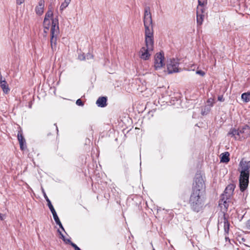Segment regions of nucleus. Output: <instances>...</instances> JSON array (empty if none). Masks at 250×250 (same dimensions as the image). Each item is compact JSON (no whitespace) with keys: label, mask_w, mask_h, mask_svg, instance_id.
Instances as JSON below:
<instances>
[{"label":"nucleus","mask_w":250,"mask_h":250,"mask_svg":"<svg viewBox=\"0 0 250 250\" xmlns=\"http://www.w3.org/2000/svg\"><path fill=\"white\" fill-rule=\"evenodd\" d=\"M144 24L145 26L146 46L141 48L139 54L141 59L146 61L149 59L151 52L154 49V33L152 20L149 7H146L145 9Z\"/></svg>","instance_id":"nucleus-1"},{"label":"nucleus","mask_w":250,"mask_h":250,"mask_svg":"<svg viewBox=\"0 0 250 250\" xmlns=\"http://www.w3.org/2000/svg\"><path fill=\"white\" fill-rule=\"evenodd\" d=\"M71 246L74 248V249H75V250H81L79 247H78L75 244H74V243H71Z\"/></svg>","instance_id":"nucleus-32"},{"label":"nucleus","mask_w":250,"mask_h":250,"mask_svg":"<svg viewBox=\"0 0 250 250\" xmlns=\"http://www.w3.org/2000/svg\"><path fill=\"white\" fill-rule=\"evenodd\" d=\"M205 184L201 176L197 175L194 179L193 183V191L195 189L199 190L200 192L203 193L204 192Z\"/></svg>","instance_id":"nucleus-7"},{"label":"nucleus","mask_w":250,"mask_h":250,"mask_svg":"<svg viewBox=\"0 0 250 250\" xmlns=\"http://www.w3.org/2000/svg\"><path fill=\"white\" fill-rule=\"evenodd\" d=\"M0 86L5 94H8L10 92V88L7 82L3 78L1 75L0 77Z\"/></svg>","instance_id":"nucleus-13"},{"label":"nucleus","mask_w":250,"mask_h":250,"mask_svg":"<svg viewBox=\"0 0 250 250\" xmlns=\"http://www.w3.org/2000/svg\"><path fill=\"white\" fill-rule=\"evenodd\" d=\"M25 0H16V4L18 5H20L24 2Z\"/></svg>","instance_id":"nucleus-33"},{"label":"nucleus","mask_w":250,"mask_h":250,"mask_svg":"<svg viewBox=\"0 0 250 250\" xmlns=\"http://www.w3.org/2000/svg\"><path fill=\"white\" fill-rule=\"evenodd\" d=\"M198 5L200 7H203V6L207 4V0H198Z\"/></svg>","instance_id":"nucleus-26"},{"label":"nucleus","mask_w":250,"mask_h":250,"mask_svg":"<svg viewBox=\"0 0 250 250\" xmlns=\"http://www.w3.org/2000/svg\"><path fill=\"white\" fill-rule=\"evenodd\" d=\"M246 226L248 229L250 230V219L247 221Z\"/></svg>","instance_id":"nucleus-34"},{"label":"nucleus","mask_w":250,"mask_h":250,"mask_svg":"<svg viewBox=\"0 0 250 250\" xmlns=\"http://www.w3.org/2000/svg\"><path fill=\"white\" fill-rule=\"evenodd\" d=\"M55 19H57L58 20V17H56L55 18L53 17V12L51 8H49L47 12L45 13L43 22V27L44 28V32H46L47 31L45 30H48L50 26V20H51V26H52V21L53 20Z\"/></svg>","instance_id":"nucleus-6"},{"label":"nucleus","mask_w":250,"mask_h":250,"mask_svg":"<svg viewBox=\"0 0 250 250\" xmlns=\"http://www.w3.org/2000/svg\"><path fill=\"white\" fill-rule=\"evenodd\" d=\"M49 209H50L51 212L52 213L53 217L55 216V215L57 216V213H56V211H55V209H54L53 207H52V208H50Z\"/></svg>","instance_id":"nucleus-28"},{"label":"nucleus","mask_w":250,"mask_h":250,"mask_svg":"<svg viewBox=\"0 0 250 250\" xmlns=\"http://www.w3.org/2000/svg\"><path fill=\"white\" fill-rule=\"evenodd\" d=\"M20 148L22 150H23L26 148L25 143L21 142L20 143Z\"/></svg>","instance_id":"nucleus-29"},{"label":"nucleus","mask_w":250,"mask_h":250,"mask_svg":"<svg viewBox=\"0 0 250 250\" xmlns=\"http://www.w3.org/2000/svg\"><path fill=\"white\" fill-rule=\"evenodd\" d=\"M223 220V223H224V231L226 233H228L229 231V224L228 220L226 218L225 215H224Z\"/></svg>","instance_id":"nucleus-18"},{"label":"nucleus","mask_w":250,"mask_h":250,"mask_svg":"<svg viewBox=\"0 0 250 250\" xmlns=\"http://www.w3.org/2000/svg\"><path fill=\"white\" fill-rule=\"evenodd\" d=\"M228 135L231 137H233L236 140H239V139H236L237 136L239 137V128H231L228 132Z\"/></svg>","instance_id":"nucleus-16"},{"label":"nucleus","mask_w":250,"mask_h":250,"mask_svg":"<svg viewBox=\"0 0 250 250\" xmlns=\"http://www.w3.org/2000/svg\"><path fill=\"white\" fill-rule=\"evenodd\" d=\"M204 8L197 6L196 11V20L197 23L198 25H201L203 23L204 15Z\"/></svg>","instance_id":"nucleus-10"},{"label":"nucleus","mask_w":250,"mask_h":250,"mask_svg":"<svg viewBox=\"0 0 250 250\" xmlns=\"http://www.w3.org/2000/svg\"><path fill=\"white\" fill-rule=\"evenodd\" d=\"M63 241L65 242L66 244H69L71 245V243H73L71 241V240L69 239H64Z\"/></svg>","instance_id":"nucleus-36"},{"label":"nucleus","mask_w":250,"mask_h":250,"mask_svg":"<svg viewBox=\"0 0 250 250\" xmlns=\"http://www.w3.org/2000/svg\"><path fill=\"white\" fill-rule=\"evenodd\" d=\"M203 194L200 192L199 190L192 191L189 204L191 209L194 212H198L202 209L204 205Z\"/></svg>","instance_id":"nucleus-2"},{"label":"nucleus","mask_w":250,"mask_h":250,"mask_svg":"<svg viewBox=\"0 0 250 250\" xmlns=\"http://www.w3.org/2000/svg\"><path fill=\"white\" fill-rule=\"evenodd\" d=\"M242 99L246 103H248L250 101V93H244L241 95Z\"/></svg>","instance_id":"nucleus-20"},{"label":"nucleus","mask_w":250,"mask_h":250,"mask_svg":"<svg viewBox=\"0 0 250 250\" xmlns=\"http://www.w3.org/2000/svg\"><path fill=\"white\" fill-rule=\"evenodd\" d=\"M196 73L201 76H204L205 75V72L201 70H198L196 71Z\"/></svg>","instance_id":"nucleus-27"},{"label":"nucleus","mask_w":250,"mask_h":250,"mask_svg":"<svg viewBox=\"0 0 250 250\" xmlns=\"http://www.w3.org/2000/svg\"><path fill=\"white\" fill-rule=\"evenodd\" d=\"M17 137L19 143L21 142L25 143V140L21 131H19Z\"/></svg>","instance_id":"nucleus-24"},{"label":"nucleus","mask_w":250,"mask_h":250,"mask_svg":"<svg viewBox=\"0 0 250 250\" xmlns=\"http://www.w3.org/2000/svg\"><path fill=\"white\" fill-rule=\"evenodd\" d=\"M71 1V0H64V1L61 4L60 6V10L63 11L69 5Z\"/></svg>","instance_id":"nucleus-21"},{"label":"nucleus","mask_w":250,"mask_h":250,"mask_svg":"<svg viewBox=\"0 0 250 250\" xmlns=\"http://www.w3.org/2000/svg\"><path fill=\"white\" fill-rule=\"evenodd\" d=\"M78 59L80 60L83 61L84 60L86 59V57L84 56V54H79L78 55Z\"/></svg>","instance_id":"nucleus-31"},{"label":"nucleus","mask_w":250,"mask_h":250,"mask_svg":"<svg viewBox=\"0 0 250 250\" xmlns=\"http://www.w3.org/2000/svg\"><path fill=\"white\" fill-rule=\"evenodd\" d=\"M56 130H57V132H58V129L57 127H56Z\"/></svg>","instance_id":"nucleus-40"},{"label":"nucleus","mask_w":250,"mask_h":250,"mask_svg":"<svg viewBox=\"0 0 250 250\" xmlns=\"http://www.w3.org/2000/svg\"><path fill=\"white\" fill-rule=\"evenodd\" d=\"M250 135V127L246 125L242 127L239 128V137L237 139H239L241 141L247 138Z\"/></svg>","instance_id":"nucleus-9"},{"label":"nucleus","mask_w":250,"mask_h":250,"mask_svg":"<svg viewBox=\"0 0 250 250\" xmlns=\"http://www.w3.org/2000/svg\"><path fill=\"white\" fill-rule=\"evenodd\" d=\"M179 61L178 59H170L167 61V69L169 74L177 73L180 71L179 68Z\"/></svg>","instance_id":"nucleus-5"},{"label":"nucleus","mask_w":250,"mask_h":250,"mask_svg":"<svg viewBox=\"0 0 250 250\" xmlns=\"http://www.w3.org/2000/svg\"><path fill=\"white\" fill-rule=\"evenodd\" d=\"M76 104L79 106L83 105V103L80 99H79L76 101Z\"/></svg>","instance_id":"nucleus-30"},{"label":"nucleus","mask_w":250,"mask_h":250,"mask_svg":"<svg viewBox=\"0 0 250 250\" xmlns=\"http://www.w3.org/2000/svg\"><path fill=\"white\" fill-rule=\"evenodd\" d=\"M211 108L209 106L205 105L201 109V114L203 116L207 115L210 111Z\"/></svg>","instance_id":"nucleus-19"},{"label":"nucleus","mask_w":250,"mask_h":250,"mask_svg":"<svg viewBox=\"0 0 250 250\" xmlns=\"http://www.w3.org/2000/svg\"><path fill=\"white\" fill-rule=\"evenodd\" d=\"M221 157V162L223 163H228L229 161V154L228 152L223 153Z\"/></svg>","instance_id":"nucleus-17"},{"label":"nucleus","mask_w":250,"mask_h":250,"mask_svg":"<svg viewBox=\"0 0 250 250\" xmlns=\"http://www.w3.org/2000/svg\"><path fill=\"white\" fill-rule=\"evenodd\" d=\"M153 250H155V249H153Z\"/></svg>","instance_id":"nucleus-41"},{"label":"nucleus","mask_w":250,"mask_h":250,"mask_svg":"<svg viewBox=\"0 0 250 250\" xmlns=\"http://www.w3.org/2000/svg\"><path fill=\"white\" fill-rule=\"evenodd\" d=\"M107 98L106 97H100L96 101V104L98 106L104 107L106 106Z\"/></svg>","instance_id":"nucleus-15"},{"label":"nucleus","mask_w":250,"mask_h":250,"mask_svg":"<svg viewBox=\"0 0 250 250\" xmlns=\"http://www.w3.org/2000/svg\"><path fill=\"white\" fill-rule=\"evenodd\" d=\"M218 100L220 102H223L224 101V99L223 98V96L222 95L219 96L218 97Z\"/></svg>","instance_id":"nucleus-37"},{"label":"nucleus","mask_w":250,"mask_h":250,"mask_svg":"<svg viewBox=\"0 0 250 250\" xmlns=\"http://www.w3.org/2000/svg\"><path fill=\"white\" fill-rule=\"evenodd\" d=\"M164 54L159 52L156 54L154 58V68L155 70L161 69L164 65Z\"/></svg>","instance_id":"nucleus-8"},{"label":"nucleus","mask_w":250,"mask_h":250,"mask_svg":"<svg viewBox=\"0 0 250 250\" xmlns=\"http://www.w3.org/2000/svg\"><path fill=\"white\" fill-rule=\"evenodd\" d=\"M0 219L2 220L4 219V215L0 213Z\"/></svg>","instance_id":"nucleus-39"},{"label":"nucleus","mask_w":250,"mask_h":250,"mask_svg":"<svg viewBox=\"0 0 250 250\" xmlns=\"http://www.w3.org/2000/svg\"><path fill=\"white\" fill-rule=\"evenodd\" d=\"M53 218H54V219L56 223L59 226L60 228L62 230L64 231V228H63V226H62V223H61V221H60V219H59V217L58 216V215L57 216L55 215V216Z\"/></svg>","instance_id":"nucleus-23"},{"label":"nucleus","mask_w":250,"mask_h":250,"mask_svg":"<svg viewBox=\"0 0 250 250\" xmlns=\"http://www.w3.org/2000/svg\"><path fill=\"white\" fill-rule=\"evenodd\" d=\"M44 8V0H40L38 5L35 7V12L38 15L41 16L43 13Z\"/></svg>","instance_id":"nucleus-14"},{"label":"nucleus","mask_w":250,"mask_h":250,"mask_svg":"<svg viewBox=\"0 0 250 250\" xmlns=\"http://www.w3.org/2000/svg\"><path fill=\"white\" fill-rule=\"evenodd\" d=\"M93 55L90 54H87L86 56V58L87 59H92L93 58Z\"/></svg>","instance_id":"nucleus-38"},{"label":"nucleus","mask_w":250,"mask_h":250,"mask_svg":"<svg viewBox=\"0 0 250 250\" xmlns=\"http://www.w3.org/2000/svg\"><path fill=\"white\" fill-rule=\"evenodd\" d=\"M58 231L60 235H61V238L63 241L64 239H65V236L63 235V234L61 232V231L59 229L58 230Z\"/></svg>","instance_id":"nucleus-35"},{"label":"nucleus","mask_w":250,"mask_h":250,"mask_svg":"<svg viewBox=\"0 0 250 250\" xmlns=\"http://www.w3.org/2000/svg\"><path fill=\"white\" fill-rule=\"evenodd\" d=\"M229 198H227L224 196H221V198L219 201V206L220 207L221 210L224 212H226L228 210L229 207V203L228 200Z\"/></svg>","instance_id":"nucleus-11"},{"label":"nucleus","mask_w":250,"mask_h":250,"mask_svg":"<svg viewBox=\"0 0 250 250\" xmlns=\"http://www.w3.org/2000/svg\"><path fill=\"white\" fill-rule=\"evenodd\" d=\"M250 167L247 164H244L242 167L240 178L239 186L240 190L244 191L248 187L250 175Z\"/></svg>","instance_id":"nucleus-3"},{"label":"nucleus","mask_w":250,"mask_h":250,"mask_svg":"<svg viewBox=\"0 0 250 250\" xmlns=\"http://www.w3.org/2000/svg\"><path fill=\"white\" fill-rule=\"evenodd\" d=\"M235 186L233 184L229 185L225 188L224 193L222 194V196H224L227 198H230L233 194L234 190L235 189Z\"/></svg>","instance_id":"nucleus-12"},{"label":"nucleus","mask_w":250,"mask_h":250,"mask_svg":"<svg viewBox=\"0 0 250 250\" xmlns=\"http://www.w3.org/2000/svg\"><path fill=\"white\" fill-rule=\"evenodd\" d=\"M59 33V20L55 19L53 20L52 26L51 27L50 43L53 50L56 48L57 38Z\"/></svg>","instance_id":"nucleus-4"},{"label":"nucleus","mask_w":250,"mask_h":250,"mask_svg":"<svg viewBox=\"0 0 250 250\" xmlns=\"http://www.w3.org/2000/svg\"><path fill=\"white\" fill-rule=\"evenodd\" d=\"M42 193L43 194V196H44L45 199L46 200V202H47V205H48L49 208L53 207V206L52 205L50 200L48 198L46 194L45 191L44 190V189L43 188H42Z\"/></svg>","instance_id":"nucleus-22"},{"label":"nucleus","mask_w":250,"mask_h":250,"mask_svg":"<svg viewBox=\"0 0 250 250\" xmlns=\"http://www.w3.org/2000/svg\"><path fill=\"white\" fill-rule=\"evenodd\" d=\"M214 104V98H208L207 101L206 105L209 106L211 108L212 107Z\"/></svg>","instance_id":"nucleus-25"}]
</instances>
